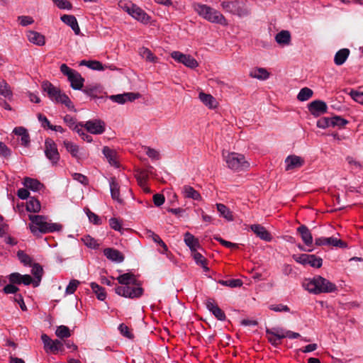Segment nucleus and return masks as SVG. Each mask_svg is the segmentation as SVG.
Wrapping results in <instances>:
<instances>
[{
  "label": "nucleus",
  "instance_id": "ea45409f",
  "mask_svg": "<svg viewBox=\"0 0 363 363\" xmlns=\"http://www.w3.org/2000/svg\"><path fill=\"white\" fill-rule=\"evenodd\" d=\"M140 54L143 58L150 62H157V57L147 48H142Z\"/></svg>",
  "mask_w": 363,
  "mask_h": 363
},
{
  "label": "nucleus",
  "instance_id": "c85d7f7f",
  "mask_svg": "<svg viewBox=\"0 0 363 363\" xmlns=\"http://www.w3.org/2000/svg\"><path fill=\"white\" fill-rule=\"evenodd\" d=\"M109 185L111 198L121 203L122 200L120 198V186L114 177L109 179Z\"/></svg>",
  "mask_w": 363,
  "mask_h": 363
},
{
  "label": "nucleus",
  "instance_id": "37998d69",
  "mask_svg": "<svg viewBox=\"0 0 363 363\" xmlns=\"http://www.w3.org/2000/svg\"><path fill=\"white\" fill-rule=\"evenodd\" d=\"M313 94L312 89L308 87L302 88L297 95V99L300 101H307L312 97Z\"/></svg>",
  "mask_w": 363,
  "mask_h": 363
},
{
  "label": "nucleus",
  "instance_id": "f704fd0d",
  "mask_svg": "<svg viewBox=\"0 0 363 363\" xmlns=\"http://www.w3.org/2000/svg\"><path fill=\"white\" fill-rule=\"evenodd\" d=\"M199 98L201 101H202L206 106L210 108H216L217 106V102L215 98L211 94L200 92Z\"/></svg>",
  "mask_w": 363,
  "mask_h": 363
},
{
  "label": "nucleus",
  "instance_id": "c03bdc74",
  "mask_svg": "<svg viewBox=\"0 0 363 363\" xmlns=\"http://www.w3.org/2000/svg\"><path fill=\"white\" fill-rule=\"evenodd\" d=\"M55 334L60 339L67 338L71 336L69 328L65 325L58 326L56 329Z\"/></svg>",
  "mask_w": 363,
  "mask_h": 363
},
{
  "label": "nucleus",
  "instance_id": "f03ea898",
  "mask_svg": "<svg viewBox=\"0 0 363 363\" xmlns=\"http://www.w3.org/2000/svg\"><path fill=\"white\" fill-rule=\"evenodd\" d=\"M302 286L309 293L313 294L332 293L337 290L335 284L321 276H315L311 279H304Z\"/></svg>",
  "mask_w": 363,
  "mask_h": 363
},
{
  "label": "nucleus",
  "instance_id": "c9c22d12",
  "mask_svg": "<svg viewBox=\"0 0 363 363\" xmlns=\"http://www.w3.org/2000/svg\"><path fill=\"white\" fill-rule=\"evenodd\" d=\"M217 210L220 213V216H223L228 221L233 220V216L230 210L223 203L216 204Z\"/></svg>",
  "mask_w": 363,
  "mask_h": 363
},
{
  "label": "nucleus",
  "instance_id": "f257e3e1",
  "mask_svg": "<svg viewBox=\"0 0 363 363\" xmlns=\"http://www.w3.org/2000/svg\"><path fill=\"white\" fill-rule=\"evenodd\" d=\"M29 220L31 223L29 224V228L31 233L39 236L41 234H46L54 232H59L62 229L60 223H52L48 218L40 215H29Z\"/></svg>",
  "mask_w": 363,
  "mask_h": 363
},
{
  "label": "nucleus",
  "instance_id": "e433bc0d",
  "mask_svg": "<svg viewBox=\"0 0 363 363\" xmlns=\"http://www.w3.org/2000/svg\"><path fill=\"white\" fill-rule=\"evenodd\" d=\"M0 94L9 99H11L13 96L10 86L4 79L0 81Z\"/></svg>",
  "mask_w": 363,
  "mask_h": 363
},
{
  "label": "nucleus",
  "instance_id": "338daca9",
  "mask_svg": "<svg viewBox=\"0 0 363 363\" xmlns=\"http://www.w3.org/2000/svg\"><path fill=\"white\" fill-rule=\"evenodd\" d=\"M87 216L89 219V220L94 223V224H100V218L99 217L95 214L94 213L91 212L89 209H87L86 211Z\"/></svg>",
  "mask_w": 363,
  "mask_h": 363
},
{
  "label": "nucleus",
  "instance_id": "6e6552de",
  "mask_svg": "<svg viewBox=\"0 0 363 363\" xmlns=\"http://www.w3.org/2000/svg\"><path fill=\"white\" fill-rule=\"evenodd\" d=\"M115 292L125 298H135L143 295V289L137 282L135 285L118 286L115 288Z\"/></svg>",
  "mask_w": 363,
  "mask_h": 363
},
{
  "label": "nucleus",
  "instance_id": "6ab92c4d",
  "mask_svg": "<svg viewBox=\"0 0 363 363\" xmlns=\"http://www.w3.org/2000/svg\"><path fill=\"white\" fill-rule=\"evenodd\" d=\"M206 308L215 315L219 320H225L226 318L225 313L218 307L212 298H208L206 302Z\"/></svg>",
  "mask_w": 363,
  "mask_h": 363
},
{
  "label": "nucleus",
  "instance_id": "bb28decb",
  "mask_svg": "<svg viewBox=\"0 0 363 363\" xmlns=\"http://www.w3.org/2000/svg\"><path fill=\"white\" fill-rule=\"evenodd\" d=\"M23 184L26 188L33 191H40L43 187V184L38 179L30 177H25L23 181Z\"/></svg>",
  "mask_w": 363,
  "mask_h": 363
},
{
  "label": "nucleus",
  "instance_id": "69168bd1",
  "mask_svg": "<svg viewBox=\"0 0 363 363\" xmlns=\"http://www.w3.org/2000/svg\"><path fill=\"white\" fill-rule=\"evenodd\" d=\"M109 225H110L111 228L115 230L121 231V223L116 218H111L109 220Z\"/></svg>",
  "mask_w": 363,
  "mask_h": 363
},
{
  "label": "nucleus",
  "instance_id": "79ce46f5",
  "mask_svg": "<svg viewBox=\"0 0 363 363\" xmlns=\"http://www.w3.org/2000/svg\"><path fill=\"white\" fill-rule=\"evenodd\" d=\"M191 255L197 264L201 265L205 271H208V268L206 267V258L197 250L191 252Z\"/></svg>",
  "mask_w": 363,
  "mask_h": 363
},
{
  "label": "nucleus",
  "instance_id": "a878e982",
  "mask_svg": "<svg viewBox=\"0 0 363 363\" xmlns=\"http://www.w3.org/2000/svg\"><path fill=\"white\" fill-rule=\"evenodd\" d=\"M249 75L252 78L266 80L269 77L270 74L265 68L255 67L250 70Z\"/></svg>",
  "mask_w": 363,
  "mask_h": 363
},
{
  "label": "nucleus",
  "instance_id": "4468645a",
  "mask_svg": "<svg viewBox=\"0 0 363 363\" xmlns=\"http://www.w3.org/2000/svg\"><path fill=\"white\" fill-rule=\"evenodd\" d=\"M125 11L134 18L143 23L149 22V16L140 7L132 5L130 7L125 6Z\"/></svg>",
  "mask_w": 363,
  "mask_h": 363
},
{
  "label": "nucleus",
  "instance_id": "49530a36",
  "mask_svg": "<svg viewBox=\"0 0 363 363\" xmlns=\"http://www.w3.org/2000/svg\"><path fill=\"white\" fill-rule=\"evenodd\" d=\"M223 286H229L230 288L240 287L242 285V280L239 279H229V280H220L218 281Z\"/></svg>",
  "mask_w": 363,
  "mask_h": 363
},
{
  "label": "nucleus",
  "instance_id": "473e14b6",
  "mask_svg": "<svg viewBox=\"0 0 363 363\" xmlns=\"http://www.w3.org/2000/svg\"><path fill=\"white\" fill-rule=\"evenodd\" d=\"M103 154L111 165L116 167H118V164L116 160V153L113 150L105 146L103 148Z\"/></svg>",
  "mask_w": 363,
  "mask_h": 363
},
{
  "label": "nucleus",
  "instance_id": "2eb2a0df",
  "mask_svg": "<svg viewBox=\"0 0 363 363\" xmlns=\"http://www.w3.org/2000/svg\"><path fill=\"white\" fill-rule=\"evenodd\" d=\"M315 244L317 246H321V245H331L333 247H337L340 248H344L347 247V244L341 240L340 239H338L335 237H330V238H317L315 239Z\"/></svg>",
  "mask_w": 363,
  "mask_h": 363
},
{
  "label": "nucleus",
  "instance_id": "8fccbe9b",
  "mask_svg": "<svg viewBox=\"0 0 363 363\" xmlns=\"http://www.w3.org/2000/svg\"><path fill=\"white\" fill-rule=\"evenodd\" d=\"M82 240L84 243L85 245H86L87 247H89L90 248L96 249L99 246L97 241L89 235L84 236L82 238Z\"/></svg>",
  "mask_w": 363,
  "mask_h": 363
},
{
  "label": "nucleus",
  "instance_id": "393cba45",
  "mask_svg": "<svg viewBox=\"0 0 363 363\" xmlns=\"http://www.w3.org/2000/svg\"><path fill=\"white\" fill-rule=\"evenodd\" d=\"M28 40L38 46H43L45 43V36L38 32L30 30L27 33Z\"/></svg>",
  "mask_w": 363,
  "mask_h": 363
},
{
  "label": "nucleus",
  "instance_id": "bf43d9fd",
  "mask_svg": "<svg viewBox=\"0 0 363 363\" xmlns=\"http://www.w3.org/2000/svg\"><path fill=\"white\" fill-rule=\"evenodd\" d=\"M317 126L320 128L325 129L331 126L330 124V118H321L317 121Z\"/></svg>",
  "mask_w": 363,
  "mask_h": 363
},
{
  "label": "nucleus",
  "instance_id": "f8f14e48",
  "mask_svg": "<svg viewBox=\"0 0 363 363\" xmlns=\"http://www.w3.org/2000/svg\"><path fill=\"white\" fill-rule=\"evenodd\" d=\"M63 145L65 147L66 150L77 160V162L86 158L87 155L84 151L83 148L79 147L77 144L69 141L65 140L63 142Z\"/></svg>",
  "mask_w": 363,
  "mask_h": 363
},
{
  "label": "nucleus",
  "instance_id": "cd10ccee",
  "mask_svg": "<svg viewBox=\"0 0 363 363\" xmlns=\"http://www.w3.org/2000/svg\"><path fill=\"white\" fill-rule=\"evenodd\" d=\"M13 133L21 137V145L27 147L30 144V136L28 130L23 127H16L13 129Z\"/></svg>",
  "mask_w": 363,
  "mask_h": 363
},
{
  "label": "nucleus",
  "instance_id": "c756f323",
  "mask_svg": "<svg viewBox=\"0 0 363 363\" xmlns=\"http://www.w3.org/2000/svg\"><path fill=\"white\" fill-rule=\"evenodd\" d=\"M116 279L122 286L135 285L138 282L135 275L132 273L123 274L118 277Z\"/></svg>",
  "mask_w": 363,
  "mask_h": 363
},
{
  "label": "nucleus",
  "instance_id": "603ef678",
  "mask_svg": "<svg viewBox=\"0 0 363 363\" xmlns=\"http://www.w3.org/2000/svg\"><path fill=\"white\" fill-rule=\"evenodd\" d=\"M79 284V281L78 280H76V279L71 280L66 288V290H65L66 294H74V291L77 290Z\"/></svg>",
  "mask_w": 363,
  "mask_h": 363
},
{
  "label": "nucleus",
  "instance_id": "0e129e2a",
  "mask_svg": "<svg viewBox=\"0 0 363 363\" xmlns=\"http://www.w3.org/2000/svg\"><path fill=\"white\" fill-rule=\"evenodd\" d=\"M89 65H87V67L91 69L94 70H103L104 67L103 65L96 60H89L88 61Z\"/></svg>",
  "mask_w": 363,
  "mask_h": 363
},
{
  "label": "nucleus",
  "instance_id": "09e8293b",
  "mask_svg": "<svg viewBox=\"0 0 363 363\" xmlns=\"http://www.w3.org/2000/svg\"><path fill=\"white\" fill-rule=\"evenodd\" d=\"M347 123H348V121L346 119H345L340 116H336L330 118V124H331V126H333V127L337 126L339 128H342V127H344Z\"/></svg>",
  "mask_w": 363,
  "mask_h": 363
},
{
  "label": "nucleus",
  "instance_id": "864d4df0",
  "mask_svg": "<svg viewBox=\"0 0 363 363\" xmlns=\"http://www.w3.org/2000/svg\"><path fill=\"white\" fill-rule=\"evenodd\" d=\"M63 350V343L62 341L59 340H55L52 341V345L50 347V350L54 353L57 352L58 351H62Z\"/></svg>",
  "mask_w": 363,
  "mask_h": 363
},
{
  "label": "nucleus",
  "instance_id": "72a5a7b5",
  "mask_svg": "<svg viewBox=\"0 0 363 363\" xmlns=\"http://www.w3.org/2000/svg\"><path fill=\"white\" fill-rule=\"evenodd\" d=\"M276 42L281 45H288L291 43V34L288 30H281L275 36Z\"/></svg>",
  "mask_w": 363,
  "mask_h": 363
},
{
  "label": "nucleus",
  "instance_id": "7c9ffc66",
  "mask_svg": "<svg viewBox=\"0 0 363 363\" xmlns=\"http://www.w3.org/2000/svg\"><path fill=\"white\" fill-rule=\"evenodd\" d=\"M184 242L190 248L191 252L200 247L199 240L189 232L184 234Z\"/></svg>",
  "mask_w": 363,
  "mask_h": 363
},
{
  "label": "nucleus",
  "instance_id": "7ed1b4c3",
  "mask_svg": "<svg viewBox=\"0 0 363 363\" xmlns=\"http://www.w3.org/2000/svg\"><path fill=\"white\" fill-rule=\"evenodd\" d=\"M193 6L195 11L206 21L223 26L228 25V21L220 11L211 6L199 3L194 4Z\"/></svg>",
  "mask_w": 363,
  "mask_h": 363
},
{
  "label": "nucleus",
  "instance_id": "39448f33",
  "mask_svg": "<svg viewBox=\"0 0 363 363\" xmlns=\"http://www.w3.org/2000/svg\"><path fill=\"white\" fill-rule=\"evenodd\" d=\"M223 156L228 167L235 172L245 171L250 167V163L242 154L227 152L225 155L223 152Z\"/></svg>",
  "mask_w": 363,
  "mask_h": 363
},
{
  "label": "nucleus",
  "instance_id": "dca6fc26",
  "mask_svg": "<svg viewBox=\"0 0 363 363\" xmlns=\"http://www.w3.org/2000/svg\"><path fill=\"white\" fill-rule=\"evenodd\" d=\"M308 108L311 113L315 117H318L321 114L326 113L328 109L326 104L320 100H315L311 102L308 104Z\"/></svg>",
  "mask_w": 363,
  "mask_h": 363
},
{
  "label": "nucleus",
  "instance_id": "a19ab883",
  "mask_svg": "<svg viewBox=\"0 0 363 363\" xmlns=\"http://www.w3.org/2000/svg\"><path fill=\"white\" fill-rule=\"evenodd\" d=\"M147 234V236L149 238H151L155 242L157 243L161 247H162L163 250L161 252L162 253H164L165 252L167 251V245L162 241V240L158 235H157L152 230H148Z\"/></svg>",
  "mask_w": 363,
  "mask_h": 363
},
{
  "label": "nucleus",
  "instance_id": "2f4dec72",
  "mask_svg": "<svg viewBox=\"0 0 363 363\" xmlns=\"http://www.w3.org/2000/svg\"><path fill=\"white\" fill-rule=\"evenodd\" d=\"M350 53V51L347 48H342L338 50L334 57L335 64L338 66L343 65L349 57Z\"/></svg>",
  "mask_w": 363,
  "mask_h": 363
},
{
  "label": "nucleus",
  "instance_id": "423d86ee",
  "mask_svg": "<svg viewBox=\"0 0 363 363\" xmlns=\"http://www.w3.org/2000/svg\"><path fill=\"white\" fill-rule=\"evenodd\" d=\"M221 8L226 12L230 13L239 17L247 16L250 13V10L246 4L238 1H225L220 4Z\"/></svg>",
  "mask_w": 363,
  "mask_h": 363
},
{
  "label": "nucleus",
  "instance_id": "e2e57ef3",
  "mask_svg": "<svg viewBox=\"0 0 363 363\" xmlns=\"http://www.w3.org/2000/svg\"><path fill=\"white\" fill-rule=\"evenodd\" d=\"M65 123L72 129L77 126L78 124L77 123V120L75 118L72 117L70 115H66L64 117Z\"/></svg>",
  "mask_w": 363,
  "mask_h": 363
},
{
  "label": "nucleus",
  "instance_id": "20e7f679",
  "mask_svg": "<svg viewBox=\"0 0 363 363\" xmlns=\"http://www.w3.org/2000/svg\"><path fill=\"white\" fill-rule=\"evenodd\" d=\"M42 89L48 94L52 101L65 105L69 111H76L72 101L65 93H62L59 88L48 82H44L42 84Z\"/></svg>",
  "mask_w": 363,
  "mask_h": 363
},
{
  "label": "nucleus",
  "instance_id": "4d7b16f0",
  "mask_svg": "<svg viewBox=\"0 0 363 363\" xmlns=\"http://www.w3.org/2000/svg\"><path fill=\"white\" fill-rule=\"evenodd\" d=\"M11 150L9 148L6 144L0 141V156L8 158L11 156Z\"/></svg>",
  "mask_w": 363,
  "mask_h": 363
},
{
  "label": "nucleus",
  "instance_id": "6e6d98bb",
  "mask_svg": "<svg viewBox=\"0 0 363 363\" xmlns=\"http://www.w3.org/2000/svg\"><path fill=\"white\" fill-rule=\"evenodd\" d=\"M118 330L121 335L124 337L131 339L133 337V334L129 331V328L127 325L123 323H121L118 326Z\"/></svg>",
  "mask_w": 363,
  "mask_h": 363
},
{
  "label": "nucleus",
  "instance_id": "aec40b11",
  "mask_svg": "<svg viewBox=\"0 0 363 363\" xmlns=\"http://www.w3.org/2000/svg\"><path fill=\"white\" fill-rule=\"evenodd\" d=\"M297 232L301 235L302 241L307 246H311L313 243V236L308 229L305 225H301L297 228Z\"/></svg>",
  "mask_w": 363,
  "mask_h": 363
},
{
  "label": "nucleus",
  "instance_id": "5701e85b",
  "mask_svg": "<svg viewBox=\"0 0 363 363\" xmlns=\"http://www.w3.org/2000/svg\"><path fill=\"white\" fill-rule=\"evenodd\" d=\"M104 254L107 259L113 262L120 263L124 260V256L118 250L113 248H106L104 250Z\"/></svg>",
  "mask_w": 363,
  "mask_h": 363
},
{
  "label": "nucleus",
  "instance_id": "a211bd4d",
  "mask_svg": "<svg viewBox=\"0 0 363 363\" xmlns=\"http://www.w3.org/2000/svg\"><path fill=\"white\" fill-rule=\"evenodd\" d=\"M304 159L301 157L292 155H289L285 160L286 170H291L299 168L304 164Z\"/></svg>",
  "mask_w": 363,
  "mask_h": 363
},
{
  "label": "nucleus",
  "instance_id": "13d9d810",
  "mask_svg": "<svg viewBox=\"0 0 363 363\" xmlns=\"http://www.w3.org/2000/svg\"><path fill=\"white\" fill-rule=\"evenodd\" d=\"M138 182L140 186L145 184L147 179V174L145 171H140L135 175Z\"/></svg>",
  "mask_w": 363,
  "mask_h": 363
},
{
  "label": "nucleus",
  "instance_id": "4c0bfd02",
  "mask_svg": "<svg viewBox=\"0 0 363 363\" xmlns=\"http://www.w3.org/2000/svg\"><path fill=\"white\" fill-rule=\"evenodd\" d=\"M91 288L94 293L96 295V297L99 300H105L106 297V294L105 292V289L103 287H101L96 283L92 282L91 283Z\"/></svg>",
  "mask_w": 363,
  "mask_h": 363
},
{
  "label": "nucleus",
  "instance_id": "052dcab7",
  "mask_svg": "<svg viewBox=\"0 0 363 363\" xmlns=\"http://www.w3.org/2000/svg\"><path fill=\"white\" fill-rule=\"evenodd\" d=\"M350 95L355 101L363 104V92L351 90Z\"/></svg>",
  "mask_w": 363,
  "mask_h": 363
},
{
  "label": "nucleus",
  "instance_id": "5fc2aeb1",
  "mask_svg": "<svg viewBox=\"0 0 363 363\" xmlns=\"http://www.w3.org/2000/svg\"><path fill=\"white\" fill-rule=\"evenodd\" d=\"M146 155L152 160H159L160 159V153L155 149L151 148L150 147H145Z\"/></svg>",
  "mask_w": 363,
  "mask_h": 363
},
{
  "label": "nucleus",
  "instance_id": "de8ad7c7",
  "mask_svg": "<svg viewBox=\"0 0 363 363\" xmlns=\"http://www.w3.org/2000/svg\"><path fill=\"white\" fill-rule=\"evenodd\" d=\"M286 330H284L283 328H276L272 329H267L266 333L267 335H274L277 337H276L277 339L281 340L286 337Z\"/></svg>",
  "mask_w": 363,
  "mask_h": 363
},
{
  "label": "nucleus",
  "instance_id": "4be33fe9",
  "mask_svg": "<svg viewBox=\"0 0 363 363\" xmlns=\"http://www.w3.org/2000/svg\"><path fill=\"white\" fill-rule=\"evenodd\" d=\"M250 228L260 239L265 241H270L272 240L269 233L261 225L254 224L250 226Z\"/></svg>",
  "mask_w": 363,
  "mask_h": 363
},
{
  "label": "nucleus",
  "instance_id": "774afa93",
  "mask_svg": "<svg viewBox=\"0 0 363 363\" xmlns=\"http://www.w3.org/2000/svg\"><path fill=\"white\" fill-rule=\"evenodd\" d=\"M18 21H20V24L23 26H26L33 23V18L27 16H18Z\"/></svg>",
  "mask_w": 363,
  "mask_h": 363
},
{
  "label": "nucleus",
  "instance_id": "1a4fd4ad",
  "mask_svg": "<svg viewBox=\"0 0 363 363\" xmlns=\"http://www.w3.org/2000/svg\"><path fill=\"white\" fill-rule=\"evenodd\" d=\"M44 152L46 157L52 165H56L60 158L57 144L51 138H47L45 141Z\"/></svg>",
  "mask_w": 363,
  "mask_h": 363
},
{
  "label": "nucleus",
  "instance_id": "58836bf2",
  "mask_svg": "<svg viewBox=\"0 0 363 363\" xmlns=\"http://www.w3.org/2000/svg\"><path fill=\"white\" fill-rule=\"evenodd\" d=\"M40 201L34 198H31L26 204V210L29 212L38 213L40 211Z\"/></svg>",
  "mask_w": 363,
  "mask_h": 363
},
{
  "label": "nucleus",
  "instance_id": "f3484780",
  "mask_svg": "<svg viewBox=\"0 0 363 363\" xmlns=\"http://www.w3.org/2000/svg\"><path fill=\"white\" fill-rule=\"evenodd\" d=\"M140 96L138 93L128 92L122 94L111 95L109 99L119 104H123L127 101H133Z\"/></svg>",
  "mask_w": 363,
  "mask_h": 363
},
{
  "label": "nucleus",
  "instance_id": "ddd939ff",
  "mask_svg": "<svg viewBox=\"0 0 363 363\" xmlns=\"http://www.w3.org/2000/svg\"><path fill=\"white\" fill-rule=\"evenodd\" d=\"M105 123L100 119H94L86 121L82 125L89 133L94 135H100L105 131Z\"/></svg>",
  "mask_w": 363,
  "mask_h": 363
},
{
  "label": "nucleus",
  "instance_id": "9b49d317",
  "mask_svg": "<svg viewBox=\"0 0 363 363\" xmlns=\"http://www.w3.org/2000/svg\"><path fill=\"white\" fill-rule=\"evenodd\" d=\"M171 57L175 61L183 64L189 68L194 69L199 66L196 60L189 55H185L179 51H174L171 53Z\"/></svg>",
  "mask_w": 363,
  "mask_h": 363
},
{
  "label": "nucleus",
  "instance_id": "0eeeda50",
  "mask_svg": "<svg viewBox=\"0 0 363 363\" xmlns=\"http://www.w3.org/2000/svg\"><path fill=\"white\" fill-rule=\"evenodd\" d=\"M60 71L67 77L73 89L80 90L83 87L84 79L78 72L69 68L66 64L61 65Z\"/></svg>",
  "mask_w": 363,
  "mask_h": 363
},
{
  "label": "nucleus",
  "instance_id": "a18cd8bd",
  "mask_svg": "<svg viewBox=\"0 0 363 363\" xmlns=\"http://www.w3.org/2000/svg\"><path fill=\"white\" fill-rule=\"evenodd\" d=\"M31 272L33 276L38 279L37 281H33V285L37 286L41 280L43 272V268L40 267V265L36 264L33 267Z\"/></svg>",
  "mask_w": 363,
  "mask_h": 363
},
{
  "label": "nucleus",
  "instance_id": "3c124183",
  "mask_svg": "<svg viewBox=\"0 0 363 363\" xmlns=\"http://www.w3.org/2000/svg\"><path fill=\"white\" fill-rule=\"evenodd\" d=\"M53 3L60 9L70 10L72 4L67 0H52Z\"/></svg>",
  "mask_w": 363,
  "mask_h": 363
},
{
  "label": "nucleus",
  "instance_id": "680f3d73",
  "mask_svg": "<svg viewBox=\"0 0 363 363\" xmlns=\"http://www.w3.org/2000/svg\"><path fill=\"white\" fill-rule=\"evenodd\" d=\"M269 308L275 312H289L290 308L284 304L271 305Z\"/></svg>",
  "mask_w": 363,
  "mask_h": 363
},
{
  "label": "nucleus",
  "instance_id": "b1692460",
  "mask_svg": "<svg viewBox=\"0 0 363 363\" xmlns=\"http://www.w3.org/2000/svg\"><path fill=\"white\" fill-rule=\"evenodd\" d=\"M182 193L184 198L191 199L195 201H201L202 199L200 193L189 185L184 186Z\"/></svg>",
  "mask_w": 363,
  "mask_h": 363
},
{
  "label": "nucleus",
  "instance_id": "412c9836",
  "mask_svg": "<svg viewBox=\"0 0 363 363\" xmlns=\"http://www.w3.org/2000/svg\"><path fill=\"white\" fill-rule=\"evenodd\" d=\"M60 18L63 23L72 28L75 35L80 34V28L75 16L73 15L65 14L62 16Z\"/></svg>",
  "mask_w": 363,
  "mask_h": 363
},
{
  "label": "nucleus",
  "instance_id": "9d476101",
  "mask_svg": "<svg viewBox=\"0 0 363 363\" xmlns=\"http://www.w3.org/2000/svg\"><path fill=\"white\" fill-rule=\"evenodd\" d=\"M292 257L296 262L303 265L308 264L312 267L320 268L323 264V259L315 255H294Z\"/></svg>",
  "mask_w": 363,
  "mask_h": 363
}]
</instances>
